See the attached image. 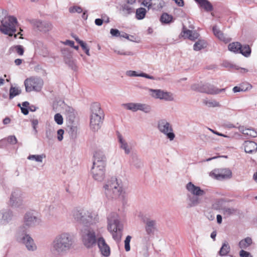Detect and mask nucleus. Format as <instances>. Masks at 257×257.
<instances>
[{"mask_svg":"<svg viewBox=\"0 0 257 257\" xmlns=\"http://www.w3.org/2000/svg\"><path fill=\"white\" fill-rule=\"evenodd\" d=\"M65 63L72 70H77V66L74 60L72 58V54L69 49L65 48L62 50Z\"/></svg>","mask_w":257,"mask_h":257,"instance_id":"f3484780","label":"nucleus"},{"mask_svg":"<svg viewBox=\"0 0 257 257\" xmlns=\"http://www.w3.org/2000/svg\"><path fill=\"white\" fill-rule=\"evenodd\" d=\"M45 157L46 155L43 154L41 155H30L28 157L27 159L29 160H33L37 162L42 163L43 159Z\"/></svg>","mask_w":257,"mask_h":257,"instance_id":"a19ab883","label":"nucleus"},{"mask_svg":"<svg viewBox=\"0 0 257 257\" xmlns=\"http://www.w3.org/2000/svg\"><path fill=\"white\" fill-rule=\"evenodd\" d=\"M181 35L183 37L185 38H188L190 40H195L197 39L198 37V34L197 33L193 32L192 31L187 30L184 27L183 29L182 32L181 33Z\"/></svg>","mask_w":257,"mask_h":257,"instance_id":"bb28decb","label":"nucleus"},{"mask_svg":"<svg viewBox=\"0 0 257 257\" xmlns=\"http://www.w3.org/2000/svg\"><path fill=\"white\" fill-rule=\"evenodd\" d=\"M7 143L12 145H15L17 143V139L15 136H10L6 138Z\"/></svg>","mask_w":257,"mask_h":257,"instance_id":"5fc2aeb1","label":"nucleus"},{"mask_svg":"<svg viewBox=\"0 0 257 257\" xmlns=\"http://www.w3.org/2000/svg\"><path fill=\"white\" fill-rule=\"evenodd\" d=\"M64 133V131L62 129H59L57 131V139L58 141H61L63 140Z\"/></svg>","mask_w":257,"mask_h":257,"instance_id":"680f3d73","label":"nucleus"},{"mask_svg":"<svg viewBox=\"0 0 257 257\" xmlns=\"http://www.w3.org/2000/svg\"><path fill=\"white\" fill-rule=\"evenodd\" d=\"M24 84L27 92L40 91L43 85V81L40 78H30L25 80Z\"/></svg>","mask_w":257,"mask_h":257,"instance_id":"9b49d317","label":"nucleus"},{"mask_svg":"<svg viewBox=\"0 0 257 257\" xmlns=\"http://www.w3.org/2000/svg\"><path fill=\"white\" fill-rule=\"evenodd\" d=\"M98 247L101 254L105 257H108L110 254V249L109 245L106 243L104 238L101 236L99 238L97 243Z\"/></svg>","mask_w":257,"mask_h":257,"instance_id":"6ab92c4d","label":"nucleus"},{"mask_svg":"<svg viewBox=\"0 0 257 257\" xmlns=\"http://www.w3.org/2000/svg\"><path fill=\"white\" fill-rule=\"evenodd\" d=\"M34 25L37 27L38 30L42 32H48L52 28V24L46 21H41L39 20H35Z\"/></svg>","mask_w":257,"mask_h":257,"instance_id":"4be33fe9","label":"nucleus"},{"mask_svg":"<svg viewBox=\"0 0 257 257\" xmlns=\"http://www.w3.org/2000/svg\"><path fill=\"white\" fill-rule=\"evenodd\" d=\"M239 53H241L245 57H248L251 53V49L248 45L242 46L241 45V48L239 50Z\"/></svg>","mask_w":257,"mask_h":257,"instance_id":"ea45409f","label":"nucleus"},{"mask_svg":"<svg viewBox=\"0 0 257 257\" xmlns=\"http://www.w3.org/2000/svg\"><path fill=\"white\" fill-rule=\"evenodd\" d=\"M17 19L14 16H9L5 20L1 21L0 31L5 35L12 36L16 32V26Z\"/></svg>","mask_w":257,"mask_h":257,"instance_id":"0eeeda50","label":"nucleus"},{"mask_svg":"<svg viewBox=\"0 0 257 257\" xmlns=\"http://www.w3.org/2000/svg\"><path fill=\"white\" fill-rule=\"evenodd\" d=\"M91 115L98 114L99 116H102L103 111L101 109L100 105L97 102L92 103L90 107Z\"/></svg>","mask_w":257,"mask_h":257,"instance_id":"c756f323","label":"nucleus"},{"mask_svg":"<svg viewBox=\"0 0 257 257\" xmlns=\"http://www.w3.org/2000/svg\"><path fill=\"white\" fill-rule=\"evenodd\" d=\"M75 240L73 235L68 232L57 234L50 245V251L55 255L67 254L74 246Z\"/></svg>","mask_w":257,"mask_h":257,"instance_id":"f257e3e1","label":"nucleus"},{"mask_svg":"<svg viewBox=\"0 0 257 257\" xmlns=\"http://www.w3.org/2000/svg\"><path fill=\"white\" fill-rule=\"evenodd\" d=\"M152 97L156 99H163L166 101H173L174 100L173 94L170 92L164 91L161 89H150Z\"/></svg>","mask_w":257,"mask_h":257,"instance_id":"dca6fc26","label":"nucleus"},{"mask_svg":"<svg viewBox=\"0 0 257 257\" xmlns=\"http://www.w3.org/2000/svg\"><path fill=\"white\" fill-rule=\"evenodd\" d=\"M230 249V248L228 243L224 242L219 251V254L220 256L226 255L229 252Z\"/></svg>","mask_w":257,"mask_h":257,"instance_id":"e433bc0d","label":"nucleus"},{"mask_svg":"<svg viewBox=\"0 0 257 257\" xmlns=\"http://www.w3.org/2000/svg\"><path fill=\"white\" fill-rule=\"evenodd\" d=\"M132 163L138 168H141L143 165L142 161L137 156L132 157Z\"/></svg>","mask_w":257,"mask_h":257,"instance_id":"de8ad7c7","label":"nucleus"},{"mask_svg":"<svg viewBox=\"0 0 257 257\" xmlns=\"http://www.w3.org/2000/svg\"><path fill=\"white\" fill-rule=\"evenodd\" d=\"M107 229L111 234L112 238L117 242H119L121 238L123 225L120 223L118 214L111 212L107 217Z\"/></svg>","mask_w":257,"mask_h":257,"instance_id":"39448f33","label":"nucleus"},{"mask_svg":"<svg viewBox=\"0 0 257 257\" xmlns=\"http://www.w3.org/2000/svg\"><path fill=\"white\" fill-rule=\"evenodd\" d=\"M4 225L8 224L13 219L14 214L10 209H4L0 211Z\"/></svg>","mask_w":257,"mask_h":257,"instance_id":"b1692460","label":"nucleus"},{"mask_svg":"<svg viewBox=\"0 0 257 257\" xmlns=\"http://www.w3.org/2000/svg\"><path fill=\"white\" fill-rule=\"evenodd\" d=\"M54 136V132L51 129L47 130L46 131V137L49 141L53 139Z\"/></svg>","mask_w":257,"mask_h":257,"instance_id":"864d4df0","label":"nucleus"},{"mask_svg":"<svg viewBox=\"0 0 257 257\" xmlns=\"http://www.w3.org/2000/svg\"><path fill=\"white\" fill-rule=\"evenodd\" d=\"M239 130L244 136L251 138H254L257 136L256 132L253 129L244 128L243 126H241L239 127Z\"/></svg>","mask_w":257,"mask_h":257,"instance_id":"473e14b6","label":"nucleus"},{"mask_svg":"<svg viewBox=\"0 0 257 257\" xmlns=\"http://www.w3.org/2000/svg\"><path fill=\"white\" fill-rule=\"evenodd\" d=\"M102 123V116L95 114L90 115V127L93 132L97 131L100 128Z\"/></svg>","mask_w":257,"mask_h":257,"instance_id":"a211bd4d","label":"nucleus"},{"mask_svg":"<svg viewBox=\"0 0 257 257\" xmlns=\"http://www.w3.org/2000/svg\"><path fill=\"white\" fill-rule=\"evenodd\" d=\"M114 52L118 55H132L133 54L131 52H124L123 51H117L115 50Z\"/></svg>","mask_w":257,"mask_h":257,"instance_id":"0e129e2a","label":"nucleus"},{"mask_svg":"<svg viewBox=\"0 0 257 257\" xmlns=\"http://www.w3.org/2000/svg\"><path fill=\"white\" fill-rule=\"evenodd\" d=\"M239 255L240 257H252L251 254L243 249H241L239 251Z\"/></svg>","mask_w":257,"mask_h":257,"instance_id":"bf43d9fd","label":"nucleus"},{"mask_svg":"<svg viewBox=\"0 0 257 257\" xmlns=\"http://www.w3.org/2000/svg\"><path fill=\"white\" fill-rule=\"evenodd\" d=\"M131 238L132 237L131 236L127 235L124 240V248L126 251H128L130 250L131 248L130 243Z\"/></svg>","mask_w":257,"mask_h":257,"instance_id":"3c124183","label":"nucleus"},{"mask_svg":"<svg viewBox=\"0 0 257 257\" xmlns=\"http://www.w3.org/2000/svg\"><path fill=\"white\" fill-rule=\"evenodd\" d=\"M110 33L113 37H118L120 35V32L116 29H111Z\"/></svg>","mask_w":257,"mask_h":257,"instance_id":"052dcab7","label":"nucleus"},{"mask_svg":"<svg viewBox=\"0 0 257 257\" xmlns=\"http://www.w3.org/2000/svg\"><path fill=\"white\" fill-rule=\"evenodd\" d=\"M204 103L208 107H218L220 106V104L216 100H204Z\"/></svg>","mask_w":257,"mask_h":257,"instance_id":"a18cd8bd","label":"nucleus"},{"mask_svg":"<svg viewBox=\"0 0 257 257\" xmlns=\"http://www.w3.org/2000/svg\"><path fill=\"white\" fill-rule=\"evenodd\" d=\"M199 196L198 195L188 194L186 198L187 207L191 208L199 204L201 202Z\"/></svg>","mask_w":257,"mask_h":257,"instance_id":"5701e85b","label":"nucleus"},{"mask_svg":"<svg viewBox=\"0 0 257 257\" xmlns=\"http://www.w3.org/2000/svg\"><path fill=\"white\" fill-rule=\"evenodd\" d=\"M68 133L72 139H75L76 137L77 133V127L76 126L71 125L69 127Z\"/></svg>","mask_w":257,"mask_h":257,"instance_id":"49530a36","label":"nucleus"},{"mask_svg":"<svg viewBox=\"0 0 257 257\" xmlns=\"http://www.w3.org/2000/svg\"><path fill=\"white\" fill-rule=\"evenodd\" d=\"M10 51L16 52L20 56H22L24 53V49L22 45L13 46L10 48Z\"/></svg>","mask_w":257,"mask_h":257,"instance_id":"c03bdc74","label":"nucleus"},{"mask_svg":"<svg viewBox=\"0 0 257 257\" xmlns=\"http://www.w3.org/2000/svg\"><path fill=\"white\" fill-rule=\"evenodd\" d=\"M104 193L109 199H123L125 191L120 180L112 177L103 186Z\"/></svg>","mask_w":257,"mask_h":257,"instance_id":"f03ea898","label":"nucleus"},{"mask_svg":"<svg viewBox=\"0 0 257 257\" xmlns=\"http://www.w3.org/2000/svg\"><path fill=\"white\" fill-rule=\"evenodd\" d=\"M213 32L215 36H216L219 39L225 42L229 41L228 38H226L223 33L219 30V29L216 26H214L212 28Z\"/></svg>","mask_w":257,"mask_h":257,"instance_id":"2f4dec72","label":"nucleus"},{"mask_svg":"<svg viewBox=\"0 0 257 257\" xmlns=\"http://www.w3.org/2000/svg\"><path fill=\"white\" fill-rule=\"evenodd\" d=\"M187 190L191 193V195L203 196L205 192L200 187L194 185L192 182H189L186 186Z\"/></svg>","mask_w":257,"mask_h":257,"instance_id":"412c9836","label":"nucleus"},{"mask_svg":"<svg viewBox=\"0 0 257 257\" xmlns=\"http://www.w3.org/2000/svg\"><path fill=\"white\" fill-rule=\"evenodd\" d=\"M202 83L201 82L200 83L193 84L191 86V88L193 90L200 92V90L202 89Z\"/></svg>","mask_w":257,"mask_h":257,"instance_id":"4d7b16f0","label":"nucleus"},{"mask_svg":"<svg viewBox=\"0 0 257 257\" xmlns=\"http://www.w3.org/2000/svg\"><path fill=\"white\" fill-rule=\"evenodd\" d=\"M157 127L159 131L165 135L170 141H173L174 139L175 135L173 133L172 125L166 119H161L158 120Z\"/></svg>","mask_w":257,"mask_h":257,"instance_id":"9d476101","label":"nucleus"},{"mask_svg":"<svg viewBox=\"0 0 257 257\" xmlns=\"http://www.w3.org/2000/svg\"><path fill=\"white\" fill-rule=\"evenodd\" d=\"M126 75L130 77L139 76V74L135 71L128 70L126 72Z\"/></svg>","mask_w":257,"mask_h":257,"instance_id":"e2e57ef3","label":"nucleus"},{"mask_svg":"<svg viewBox=\"0 0 257 257\" xmlns=\"http://www.w3.org/2000/svg\"><path fill=\"white\" fill-rule=\"evenodd\" d=\"M139 75L140 77H145V78H146L148 79H152V80L154 79V77L153 76L149 75L148 74H146L145 73H143V72L139 74Z\"/></svg>","mask_w":257,"mask_h":257,"instance_id":"338daca9","label":"nucleus"},{"mask_svg":"<svg viewBox=\"0 0 257 257\" xmlns=\"http://www.w3.org/2000/svg\"><path fill=\"white\" fill-rule=\"evenodd\" d=\"M105 157L101 152H97L94 155L91 174L93 178L98 181H102L105 177Z\"/></svg>","mask_w":257,"mask_h":257,"instance_id":"20e7f679","label":"nucleus"},{"mask_svg":"<svg viewBox=\"0 0 257 257\" xmlns=\"http://www.w3.org/2000/svg\"><path fill=\"white\" fill-rule=\"evenodd\" d=\"M117 137L120 144V148L123 150L125 154H129L131 153L132 147L123 139L122 136L118 133Z\"/></svg>","mask_w":257,"mask_h":257,"instance_id":"393cba45","label":"nucleus"},{"mask_svg":"<svg viewBox=\"0 0 257 257\" xmlns=\"http://www.w3.org/2000/svg\"><path fill=\"white\" fill-rule=\"evenodd\" d=\"M228 48L231 52L239 53L241 44L239 42H232L228 45Z\"/></svg>","mask_w":257,"mask_h":257,"instance_id":"f704fd0d","label":"nucleus"},{"mask_svg":"<svg viewBox=\"0 0 257 257\" xmlns=\"http://www.w3.org/2000/svg\"><path fill=\"white\" fill-rule=\"evenodd\" d=\"M146 13L147 11L145 8H139L136 10V17L138 20H142L145 17Z\"/></svg>","mask_w":257,"mask_h":257,"instance_id":"79ce46f5","label":"nucleus"},{"mask_svg":"<svg viewBox=\"0 0 257 257\" xmlns=\"http://www.w3.org/2000/svg\"><path fill=\"white\" fill-rule=\"evenodd\" d=\"M80 46L82 47V49L85 51L86 54L88 56H90L89 49L87 47L86 44L84 42H81Z\"/></svg>","mask_w":257,"mask_h":257,"instance_id":"13d9d810","label":"nucleus"},{"mask_svg":"<svg viewBox=\"0 0 257 257\" xmlns=\"http://www.w3.org/2000/svg\"><path fill=\"white\" fill-rule=\"evenodd\" d=\"M9 205L14 208L23 209L24 208L23 193L20 190L17 189L12 191Z\"/></svg>","mask_w":257,"mask_h":257,"instance_id":"1a4fd4ad","label":"nucleus"},{"mask_svg":"<svg viewBox=\"0 0 257 257\" xmlns=\"http://www.w3.org/2000/svg\"><path fill=\"white\" fill-rule=\"evenodd\" d=\"M164 4V3L162 0H150L149 10H159L163 8Z\"/></svg>","mask_w":257,"mask_h":257,"instance_id":"cd10ccee","label":"nucleus"},{"mask_svg":"<svg viewBox=\"0 0 257 257\" xmlns=\"http://www.w3.org/2000/svg\"><path fill=\"white\" fill-rule=\"evenodd\" d=\"M72 216L75 221L84 226L96 224L99 220L97 213L85 208L74 210L72 212Z\"/></svg>","mask_w":257,"mask_h":257,"instance_id":"7ed1b4c3","label":"nucleus"},{"mask_svg":"<svg viewBox=\"0 0 257 257\" xmlns=\"http://www.w3.org/2000/svg\"><path fill=\"white\" fill-rule=\"evenodd\" d=\"M7 141L5 139H2L1 140H0V148H4L5 147H6L7 145Z\"/></svg>","mask_w":257,"mask_h":257,"instance_id":"774afa93","label":"nucleus"},{"mask_svg":"<svg viewBox=\"0 0 257 257\" xmlns=\"http://www.w3.org/2000/svg\"><path fill=\"white\" fill-rule=\"evenodd\" d=\"M252 243V240L251 237H247L241 240L238 243L239 248L242 249H247Z\"/></svg>","mask_w":257,"mask_h":257,"instance_id":"7c9ffc66","label":"nucleus"},{"mask_svg":"<svg viewBox=\"0 0 257 257\" xmlns=\"http://www.w3.org/2000/svg\"><path fill=\"white\" fill-rule=\"evenodd\" d=\"M99 235L93 228H86L81 230V238L83 245L87 249L92 248L97 245Z\"/></svg>","mask_w":257,"mask_h":257,"instance_id":"423d86ee","label":"nucleus"},{"mask_svg":"<svg viewBox=\"0 0 257 257\" xmlns=\"http://www.w3.org/2000/svg\"><path fill=\"white\" fill-rule=\"evenodd\" d=\"M225 89H219L214 86L213 85L208 83H202V89L200 90V92L201 93H206L208 94H216L220 93L222 91H223Z\"/></svg>","mask_w":257,"mask_h":257,"instance_id":"aec40b11","label":"nucleus"},{"mask_svg":"<svg viewBox=\"0 0 257 257\" xmlns=\"http://www.w3.org/2000/svg\"><path fill=\"white\" fill-rule=\"evenodd\" d=\"M142 221L145 225V230L148 235H153L158 230L157 222L156 220L144 216L142 218Z\"/></svg>","mask_w":257,"mask_h":257,"instance_id":"ddd939ff","label":"nucleus"},{"mask_svg":"<svg viewBox=\"0 0 257 257\" xmlns=\"http://www.w3.org/2000/svg\"><path fill=\"white\" fill-rule=\"evenodd\" d=\"M224 203V200L222 199H217L213 204V208L215 210H219L221 208L222 205Z\"/></svg>","mask_w":257,"mask_h":257,"instance_id":"8fccbe9b","label":"nucleus"},{"mask_svg":"<svg viewBox=\"0 0 257 257\" xmlns=\"http://www.w3.org/2000/svg\"><path fill=\"white\" fill-rule=\"evenodd\" d=\"M123 105L128 110L134 112L141 110L145 113H149L151 111V106L147 104L141 103H127L123 104Z\"/></svg>","mask_w":257,"mask_h":257,"instance_id":"2eb2a0df","label":"nucleus"},{"mask_svg":"<svg viewBox=\"0 0 257 257\" xmlns=\"http://www.w3.org/2000/svg\"><path fill=\"white\" fill-rule=\"evenodd\" d=\"M39 222V219L31 212H27L24 217V225L21 227L19 231H23L25 230L24 228L27 229L35 226Z\"/></svg>","mask_w":257,"mask_h":257,"instance_id":"4468645a","label":"nucleus"},{"mask_svg":"<svg viewBox=\"0 0 257 257\" xmlns=\"http://www.w3.org/2000/svg\"><path fill=\"white\" fill-rule=\"evenodd\" d=\"M223 213L225 215H230L235 214L237 210L233 208H226L224 207L222 209Z\"/></svg>","mask_w":257,"mask_h":257,"instance_id":"09e8293b","label":"nucleus"},{"mask_svg":"<svg viewBox=\"0 0 257 257\" xmlns=\"http://www.w3.org/2000/svg\"><path fill=\"white\" fill-rule=\"evenodd\" d=\"M21 93V90L18 87L12 86L10 88V99H12L14 97L19 95Z\"/></svg>","mask_w":257,"mask_h":257,"instance_id":"4c0bfd02","label":"nucleus"},{"mask_svg":"<svg viewBox=\"0 0 257 257\" xmlns=\"http://www.w3.org/2000/svg\"><path fill=\"white\" fill-rule=\"evenodd\" d=\"M222 66L226 68H233V69H235L236 70L240 69L241 70L240 72L242 73H245V72H247L248 71V70L245 68H239L238 66L233 65V64L230 63L229 62H228L227 61L223 62L222 63Z\"/></svg>","mask_w":257,"mask_h":257,"instance_id":"37998d69","label":"nucleus"},{"mask_svg":"<svg viewBox=\"0 0 257 257\" xmlns=\"http://www.w3.org/2000/svg\"><path fill=\"white\" fill-rule=\"evenodd\" d=\"M244 151L247 153H252L257 150V144L252 141H245L243 144Z\"/></svg>","mask_w":257,"mask_h":257,"instance_id":"a878e982","label":"nucleus"},{"mask_svg":"<svg viewBox=\"0 0 257 257\" xmlns=\"http://www.w3.org/2000/svg\"><path fill=\"white\" fill-rule=\"evenodd\" d=\"M17 240L18 242L25 244L27 249L30 251H34L37 249V246L33 239L27 233L25 230L18 231Z\"/></svg>","mask_w":257,"mask_h":257,"instance_id":"6e6552de","label":"nucleus"},{"mask_svg":"<svg viewBox=\"0 0 257 257\" xmlns=\"http://www.w3.org/2000/svg\"><path fill=\"white\" fill-rule=\"evenodd\" d=\"M31 122H32V124L33 125V127L35 131V134H36L37 133V130L36 128H37V125L38 124V120L37 119H34L31 120Z\"/></svg>","mask_w":257,"mask_h":257,"instance_id":"69168bd1","label":"nucleus"},{"mask_svg":"<svg viewBox=\"0 0 257 257\" xmlns=\"http://www.w3.org/2000/svg\"><path fill=\"white\" fill-rule=\"evenodd\" d=\"M54 120L55 122L59 125H61L63 122V118L60 113H56L54 116Z\"/></svg>","mask_w":257,"mask_h":257,"instance_id":"603ef678","label":"nucleus"},{"mask_svg":"<svg viewBox=\"0 0 257 257\" xmlns=\"http://www.w3.org/2000/svg\"><path fill=\"white\" fill-rule=\"evenodd\" d=\"M134 9L132 7L127 4H125L122 7L121 12L124 16H127L134 12Z\"/></svg>","mask_w":257,"mask_h":257,"instance_id":"58836bf2","label":"nucleus"},{"mask_svg":"<svg viewBox=\"0 0 257 257\" xmlns=\"http://www.w3.org/2000/svg\"><path fill=\"white\" fill-rule=\"evenodd\" d=\"M195 1L206 12H211L213 9L212 4L208 0H195Z\"/></svg>","mask_w":257,"mask_h":257,"instance_id":"c85d7f7f","label":"nucleus"},{"mask_svg":"<svg viewBox=\"0 0 257 257\" xmlns=\"http://www.w3.org/2000/svg\"><path fill=\"white\" fill-rule=\"evenodd\" d=\"M206 42L203 40H198L194 45L193 49L195 51H199L206 47Z\"/></svg>","mask_w":257,"mask_h":257,"instance_id":"c9c22d12","label":"nucleus"},{"mask_svg":"<svg viewBox=\"0 0 257 257\" xmlns=\"http://www.w3.org/2000/svg\"><path fill=\"white\" fill-rule=\"evenodd\" d=\"M173 17L166 13L162 14L160 18V21L163 24H168L173 22Z\"/></svg>","mask_w":257,"mask_h":257,"instance_id":"72a5a7b5","label":"nucleus"},{"mask_svg":"<svg viewBox=\"0 0 257 257\" xmlns=\"http://www.w3.org/2000/svg\"><path fill=\"white\" fill-rule=\"evenodd\" d=\"M210 175L216 180H223L231 178L232 172L228 168H218L212 171Z\"/></svg>","mask_w":257,"mask_h":257,"instance_id":"f8f14e48","label":"nucleus"},{"mask_svg":"<svg viewBox=\"0 0 257 257\" xmlns=\"http://www.w3.org/2000/svg\"><path fill=\"white\" fill-rule=\"evenodd\" d=\"M69 12L72 13H81L83 12V10L80 7L74 6L73 7L70 8Z\"/></svg>","mask_w":257,"mask_h":257,"instance_id":"6e6d98bb","label":"nucleus"}]
</instances>
